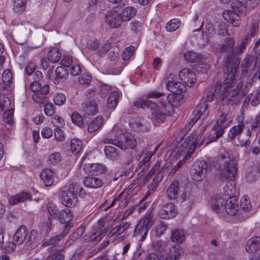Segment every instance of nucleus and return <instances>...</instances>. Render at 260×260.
<instances>
[{"mask_svg":"<svg viewBox=\"0 0 260 260\" xmlns=\"http://www.w3.org/2000/svg\"><path fill=\"white\" fill-rule=\"evenodd\" d=\"M174 95L169 94L166 98L163 93L156 91L149 92L146 98L138 99L134 103L137 108L149 109L151 111V120L154 124L157 125L163 122L166 118V112L168 102L171 104Z\"/></svg>","mask_w":260,"mask_h":260,"instance_id":"obj_1","label":"nucleus"},{"mask_svg":"<svg viewBox=\"0 0 260 260\" xmlns=\"http://www.w3.org/2000/svg\"><path fill=\"white\" fill-rule=\"evenodd\" d=\"M235 79V74L232 72L226 79L225 82L222 86L221 84H217L215 87L214 97H217L220 95L219 98L222 101V104L224 105H233L236 102V96L239 93V90L235 89L231 92L230 89L232 87Z\"/></svg>","mask_w":260,"mask_h":260,"instance_id":"obj_2","label":"nucleus"},{"mask_svg":"<svg viewBox=\"0 0 260 260\" xmlns=\"http://www.w3.org/2000/svg\"><path fill=\"white\" fill-rule=\"evenodd\" d=\"M77 195L84 197L85 191L76 182L71 183L68 186H64L59 191V196L62 204L68 207H73L78 203Z\"/></svg>","mask_w":260,"mask_h":260,"instance_id":"obj_3","label":"nucleus"},{"mask_svg":"<svg viewBox=\"0 0 260 260\" xmlns=\"http://www.w3.org/2000/svg\"><path fill=\"white\" fill-rule=\"evenodd\" d=\"M210 205L211 209L216 213L225 212L230 215H235L239 209L238 202L234 197H230L225 200L219 196H215L212 198Z\"/></svg>","mask_w":260,"mask_h":260,"instance_id":"obj_4","label":"nucleus"},{"mask_svg":"<svg viewBox=\"0 0 260 260\" xmlns=\"http://www.w3.org/2000/svg\"><path fill=\"white\" fill-rule=\"evenodd\" d=\"M220 167V178L222 181L227 179L232 180L235 178L237 173V168L235 166L234 160L228 154H221Z\"/></svg>","mask_w":260,"mask_h":260,"instance_id":"obj_5","label":"nucleus"},{"mask_svg":"<svg viewBox=\"0 0 260 260\" xmlns=\"http://www.w3.org/2000/svg\"><path fill=\"white\" fill-rule=\"evenodd\" d=\"M244 5L238 0L234 1L231 4V9L223 13L224 18L234 26H239L240 24V15L245 10Z\"/></svg>","mask_w":260,"mask_h":260,"instance_id":"obj_6","label":"nucleus"},{"mask_svg":"<svg viewBox=\"0 0 260 260\" xmlns=\"http://www.w3.org/2000/svg\"><path fill=\"white\" fill-rule=\"evenodd\" d=\"M28 232L27 229L24 226H21L16 231L14 235L13 240L18 244H21L25 242L27 246H30L33 243L37 234V232L36 230H32L27 236Z\"/></svg>","mask_w":260,"mask_h":260,"instance_id":"obj_7","label":"nucleus"},{"mask_svg":"<svg viewBox=\"0 0 260 260\" xmlns=\"http://www.w3.org/2000/svg\"><path fill=\"white\" fill-rule=\"evenodd\" d=\"M152 216L150 214L145 215L137 224L133 234L134 237L142 235L141 241H144L148 232L153 224Z\"/></svg>","mask_w":260,"mask_h":260,"instance_id":"obj_8","label":"nucleus"},{"mask_svg":"<svg viewBox=\"0 0 260 260\" xmlns=\"http://www.w3.org/2000/svg\"><path fill=\"white\" fill-rule=\"evenodd\" d=\"M164 82L166 84L167 89L172 93L178 94L186 91V88L184 84L176 81L174 75L169 71L166 72Z\"/></svg>","mask_w":260,"mask_h":260,"instance_id":"obj_9","label":"nucleus"},{"mask_svg":"<svg viewBox=\"0 0 260 260\" xmlns=\"http://www.w3.org/2000/svg\"><path fill=\"white\" fill-rule=\"evenodd\" d=\"M207 164L203 160L197 161L190 170L192 179L198 182L203 180L206 174Z\"/></svg>","mask_w":260,"mask_h":260,"instance_id":"obj_10","label":"nucleus"},{"mask_svg":"<svg viewBox=\"0 0 260 260\" xmlns=\"http://www.w3.org/2000/svg\"><path fill=\"white\" fill-rule=\"evenodd\" d=\"M122 134V131L119 130V126L115 125L109 133V138L104 139L103 142L104 144H112L117 146L122 150H124L126 149V146L120 142Z\"/></svg>","mask_w":260,"mask_h":260,"instance_id":"obj_11","label":"nucleus"},{"mask_svg":"<svg viewBox=\"0 0 260 260\" xmlns=\"http://www.w3.org/2000/svg\"><path fill=\"white\" fill-rule=\"evenodd\" d=\"M179 79L182 84L188 87L193 86L196 81V74L194 72L188 69L184 68L181 70L179 73Z\"/></svg>","mask_w":260,"mask_h":260,"instance_id":"obj_12","label":"nucleus"},{"mask_svg":"<svg viewBox=\"0 0 260 260\" xmlns=\"http://www.w3.org/2000/svg\"><path fill=\"white\" fill-rule=\"evenodd\" d=\"M197 143V138L193 140V137L189 136L185 139L181 140V142L174 148L173 152L177 154V157H179L184 152L185 153L187 151L190 145H193L194 147Z\"/></svg>","mask_w":260,"mask_h":260,"instance_id":"obj_13","label":"nucleus"},{"mask_svg":"<svg viewBox=\"0 0 260 260\" xmlns=\"http://www.w3.org/2000/svg\"><path fill=\"white\" fill-rule=\"evenodd\" d=\"M106 22L113 28H117L121 25L122 20L119 12L116 10L110 11L105 16Z\"/></svg>","mask_w":260,"mask_h":260,"instance_id":"obj_14","label":"nucleus"},{"mask_svg":"<svg viewBox=\"0 0 260 260\" xmlns=\"http://www.w3.org/2000/svg\"><path fill=\"white\" fill-rule=\"evenodd\" d=\"M83 170L89 175H99L106 171V167L102 164H86L83 167Z\"/></svg>","mask_w":260,"mask_h":260,"instance_id":"obj_15","label":"nucleus"},{"mask_svg":"<svg viewBox=\"0 0 260 260\" xmlns=\"http://www.w3.org/2000/svg\"><path fill=\"white\" fill-rule=\"evenodd\" d=\"M149 118L137 117L134 120L130 122L131 127L136 131L147 132L150 127V124L149 122Z\"/></svg>","mask_w":260,"mask_h":260,"instance_id":"obj_16","label":"nucleus"},{"mask_svg":"<svg viewBox=\"0 0 260 260\" xmlns=\"http://www.w3.org/2000/svg\"><path fill=\"white\" fill-rule=\"evenodd\" d=\"M208 105L205 102H202L198 105L196 109L193 111L194 118L192 119V122L194 124L199 119L204 120L208 114L207 110Z\"/></svg>","mask_w":260,"mask_h":260,"instance_id":"obj_17","label":"nucleus"},{"mask_svg":"<svg viewBox=\"0 0 260 260\" xmlns=\"http://www.w3.org/2000/svg\"><path fill=\"white\" fill-rule=\"evenodd\" d=\"M49 91V86L48 84H44L40 91L34 93L32 99L34 102L39 104H45L49 101L47 94Z\"/></svg>","mask_w":260,"mask_h":260,"instance_id":"obj_18","label":"nucleus"},{"mask_svg":"<svg viewBox=\"0 0 260 260\" xmlns=\"http://www.w3.org/2000/svg\"><path fill=\"white\" fill-rule=\"evenodd\" d=\"M245 124L242 119L239 120L238 124L232 127L228 132V140L229 142L233 141L236 137L239 139V136L243 132Z\"/></svg>","mask_w":260,"mask_h":260,"instance_id":"obj_19","label":"nucleus"},{"mask_svg":"<svg viewBox=\"0 0 260 260\" xmlns=\"http://www.w3.org/2000/svg\"><path fill=\"white\" fill-rule=\"evenodd\" d=\"M235 42L234 39L232 38H227L224 44H219L216 47V51L219 53H228L233 54L235 53L234 47Z\"/></svg>","mask_w":260,"mask_h":260,"instance_id":"obj_20","label":"nucleus"},{"mask_svg":"<svg viewBox=\"0 0 260 260\" xmlns=\"http://www.w3.org/2000/svg\"><path fill=\"white\" fill-rule=\"evenodd\" d=\"M177 211L173 203H169L163 206L160 210L159 215L161 218L169 219L175 216Z\"/></svg>","mask_w":260,"mask_h":260,"instance_id":"obj_21","label":"nucleus"},{"mask_svg":"<svg viewBox=\"0 0 260 260\" xmlns=\"http://www.w3.org/2000/svg\"><path fill=\"white\" fill-rule=\"evenodd\" d=\"M99 100L98 98L89 100L84 104L83 110L88 115H93L99 111L98 103Z\"/></svg>","mask_w":260,"mask_h":260,"instance_id":"obj_22","label":"nucleus"},{"mask_svg":"<svg viewBox=\"0 0 260 260\" xmlns=\"http://www.w3.org/2000/svg\"><path fill=\"white\" fill-rule=\"evenodd\" d=\"M31 198L32 197L29 193L23 191L11 197L9 199V202L11 205H15L19 203L30 201Z\"/></svg>","mask_w":260,"mask_h":260,"instance_id":"obj_23","label":"nucleus"},{"mask_svg":"<svg viewBox=\"0 0 260 260\" xmlns=\"http://www.w3.org/2000/svg\"><path fill=\"white\" fill-rule=\"evenodd\" d=\"M224 132V128L222 127L217 130L213 129L209 133L208 135L202 141V143L207 145L215 142L223 135Z\"/></svg>","mask_w":260,"mask_h":260,"instance_id":"obj_24","label":"nucleus"},{"mask_svg":"<svg viewBox=\"0 0 260 260\" xmlns=\"http://www.w3.org/2000/svg\"><path fill=\"white\" fill-rule=\"evenodd\" d=\"M84 186L87 188L96 189L102 186L103 180L95 177H86L83 181Z\"/></svg>","mask_w":260,"mask_h":260,"instance_id":"obj_25","label":"nucleus"},{"mask_svg":"<svg viewBox=\"0 0 260 260\" xmlns=\"http://www.w3.org/2000/svg\"><path fill=\"white\" fill-rule=\"evenodd\" d=\"M245 249L248 253H254L260 249V237H253L248 240Z\"/></svg>","mask_w":260,"mask_h":260,"instance_id":"obj_26","label":"nucleus"},{"mask_svg":"<svg viewBox=\"0 0 260 260\" xmlns=\"http://www.w3.org/2000/svg\"><path fill=\"white\" fill-rule=\"evenodd\" d=\"M55 172L51 169H46L43 170L40 174V177L44 182L46 186L51 185L54 182Z\"/></svg>","mask_w":260,"mask_h":260,"instance_id":"obj_27","label":"nucleus"},{"mask_svg":"<svg viewBox=\"0 0 260 260\" xmlns=\"http://www.w3.org/2000/svg\"><path fill=\"white\" fill-rule=\"evenodd\" d=\"M73 217L74 215L71 210L66 209L60 211L56 219H58L60 223L63 224L69 223L73 219Z\"/></svg>","mask_w":260,"mask_h":260,"instance_id":"obj_28","label":"nucleus"},{"mask_svg":"<svg viewBox=\"0 0 260 260\" xmlns=\"http://www.w3.org/2000/svg\"><path fill=\"white\" fill-rule=\"evenodd\" d=\"M105 234V232L102 231L100 228L94 226L88 236V240L93 242L100 241L104 237Z\"/></svg>","mask_w":260,"mask_h":260,"instance_id":"obj_29","label":"nucleus"},{"mask_svg":"<svg viewBox=\"0 0 260 260\" xmlns=\"http://www.w3.org/2000/svg\"><path fill=\"white\" fill-rule=\"evenodd\" d=\"M118 92L114 89H110V93L107 100V107L110 109H114L117 105Z\"/></svg>","mask_w":260,"mask_h":260,"instance_id":"obj_30","label":"nucleus"},{"mask_svg":"<svg viewBox=\"0 0 260 260\" xmlns=\"http://www.w3.org/2000/svg\"><path fill=\"white\" fill-rule=\"evenodd\" d=\"M69 229L68 225H64V230L61 235L56 236L55 237L51 238L49 240H47L42 244V246L45 247L47 246H54L58 243V242L65 236L68 233Z\"/></svg>","mask_w":260,"mask_h":260,"instance_id":"obj_31","label":"nucleus"},{"mask_svg":"<svg viewBox=\"0 0 260 260\" xmlns=\"http://www.w3.org/2000/svg\"><path fill=\"white\" fill-rule=\"evenodd\" d=\"M136 12L137 10L134 7H127L119 13L122 21H126L133 18L136 15Z\"/></svg>","mask_w":260,"mask_h":260,"instance_id":"obj_32","label":"nucleus"},{"mask_svg":"<svg viewBox=\"0 0 260 260\" xmlns=\"http://www.w3.org/2000/svg\"><path fill=\"white\" fill-rule=\"evenodd\" d=\"M47 58L52 63L58 62L61 58V52L56 48L50 47L49 48Z\"/></svg>","mask_w":260,"mask_h":260,"instance_id":"obj_33","label":"nucleus"},{"mask_svg":"<svg viewBox=\"0 0 260 260\" xmlns=\"http://www.w3.org/2000/svg\"><path fill=\"white\" fill-rule=\"evenodd\" d=\"M104 122V119L102 117L98 116L90 122L88 126V132L94 133L99 129Z\"/></svg>","mask_w":260,"mask_h":260,"instance_id":"obj_34","label":"nucleus"},{"mask_svg":"<svg viewBox=\"0 0 260 260\" xmlns=\"http://www.w3.org/2000/svg\"><path fill=\"white\" fill-rule=\"evenodd\" d=\"M104 150L106 156L110 160H116L120 158L119 151L113 147L107 146Z\"/></svg>","mask_w":260,"mask_h":260,"instance_id":"obj_35","label":"nucleus"},{"mask_svg":"<svg viewBox=\"0 0 260 260\" xmlns=\"http://www.w3.org/2000/svg\"><path fill=\"white\" fill-rule=\"evenodd\" d=\"M170 238L173 242L182 243L185 239L184 231L179 229L172 231Z\"/></svg>","mask_w":260,"mask_h":260,"instance_id":"obj_36","label":"nucleus"},{"mask_svg":"<svg viewBox=\"0 0 260 260\" xmlns=\"http://www.w3.org/2000/svg\"><path fill=\"white\" fill-rule=\"evenodd\" d=\"M68 70L62 67H58L55 70L56 77L53 80L55 84L59 83V79H66L68 77Z\"/></svg>","mask_w":260,"mask_h":260,"instance_id":"obj_37","label":"nucleus"},{"mask_svg":"<svg viewBox=\"0 0 260 260\" xmlns=\"http://www.w3.org/2000/svg\"><path fill=\"white\" fill-rule=\"evenodd\" d=\"M179 183L175 181L171 183L167 191L168 197L170 200L176 199L177 197L179 191Z\"/></svg>","mask_w":260,"mask_h":260,"instance_id":"obj_38","label":"nucleus"},{"mask_svg":"<svg viewBox=\"0 0 260 260\" xmlns=\"http://www.w3.org/2000/svg\"><path fill=\"white\" fill-rule=\"evenodd\" d=\"M181 249L178 246H173L167 254L166 260H177L181 255Z\"/></svg>","mask_w":260,"mask_h":260,"instance_id":"obj_39","label":"nucleus"},{"mask_svg":"<svg viewBox=\"0 0 260 260\" xmlns=\"http://www.w3.org/2000/svg\"><path fill=\"white\" fill-rule=\"evenodd\" d=\"M82 142L78 139H73L71 141L70 149L72 153L78 154L82 150Z\"/></svg>","mask_w":260,"mask_h":260,"instance_id":"obj_40","label":"nucleus"},{"mask_svg":"<svg viewBox=\"0 0 260 260\" xmlns=\"http://www.w3.org/2000/svg\"><path fill=\"white\" fill-rule=\"evenodd\" d=\"M250 41V38L249 36L244 37L241 40V42L239 45H238L235 50V54H242L246 49L247 44Z\"/></svg>","mask_w":260,"mask_h":260,"instance_id":"obj_41","label":"nucleus"},{"mask_svg":"<svg viewBox=\"0 0 260 260\" xmlns=\"http://www.w3.org/2000/svg\"><path fill=\"white\" fill-rule=\"evenodd\" d=\"M184 59L189 62H199L201 60L200 56L196 52L188 51L184 54Z\"/></svg>","mask_w":260,"mask_h":260,"instance_id":"obj_42","label":"nucleus"},{"mask_svg":"<svg viewBox=\"0 0 260 260\" xmlns=\"http://www.w3.org/2000/svg\"><path fill=\"white\" fill-rule=\"evenodd\" d=\"M181 22L179 19H172L167 23L166 29L168 31H173L179 28Z\"/></svg>","mask_w":260,"mask_h":260,"instance_id":"obj_43","label":"nucleus"},{"mask_svg":"<svg viewBox=\"0 0 260 260\" xmlns=\"http://www.w3.org/2000/svg\"><path fill=\"white\" fill-rule=\"evenodd\" d=\"M61 156L58 152H54L50 154L47 159V162L50 165H55L60 162Z\"/></svg>","mask_w":260,"mask_h":260,"instance_id":"obj_44","label":"nucleus"},{"mask_svg":"<svg viewBox=\"0 0 260 260\" xmlns=\"http://www.w3.org/2000/svg\"><path fill=\"white\" fill-rule=\"evenodd\" d=\"M47 210L52 218H57V215L60 212L56 206L52 203H49L47 204Z\"/></svg>","mask_w":260,"mask_h":260,"instance_id":"obj_45","label":"nucleus"},{"mask_svg":"<svg viewBox=\"0 0 260 260\" xmlns=\"http://www.w3.org/2000/svg\"><path fill=\"white\" fill-rule=\"evenodd\" d=\"M26 0H14L13 9L15 12L23 11L26 8Z\"/></svg>","mask_w":260,"mask_h":260,"instance_id":"obj_46","label":"nucleus"},{"mask_svg":"<svg viewBox=\"0 0 260 260\" xmlns=\"http://www.w3.org/2000/svg\"><path fill=\"white\" fill-rule=\"evenodd\" d=\"M40 228V231L42 234H48L52 229L51 219L49 218L46 222L42 223Z\"/></svg>","mask_w":260,"mask_h":260,"instance_id":"obj_47","label":"nucleus"},{"mask_svg":"<svg viewBox=\"0 0 260 260\" xmlns=\"http://www.w3.org/2000/svg\"><path fill=\"white\" fill-rule=\"evenodd\" d=\"M240 207L243 210L246 212L249 211L251 209V204L247 196H245L242 197L241 200Z\"/></svg>","mask_w":260,"mask_h":260,"instance_id":"obj_48","label":"nucleus"},{"mask_svg":"<svg viewBox=\"0 0 260 260\" xmlns=\"http://www.w3.org/2000/svg\"><path fill=\"white\" fill-rule=\"evenodd\" d=\"M66 100V95L61 92H57L53 96L54 104L57 106L62 105Z\"/></svg>","mask_w":260,"mask_h":260,"instance_id":"obj_49","label":"nucleus"},{"mask_svg":"<svg viewBox=\"0 0 260 260\" xmlns=\"http://www.w3.org/2000/svg\"><path fill=\"white\" fill-rule=\"evenodd\" d=\"M51 123L55 126L56 128H61L63 127L65 125L63 119L58 115H54L52 118Z\"/></svg>","mask_w":260,"mask_h":260,"instance_id":"obj_50","label":"nucleus"},{"mask_svg":"<svg viewBox=\"0 0 260 260\" xmlns=\"http://www.w3.org/2000/svg\"><path fill=\"white\" fill-rule=\"evenodd\" d=\"M125 144L130 148H134L137 144L135 138L131 134L126 135L125 136Z\"/></svg>","mask_w":260,"mask_h":260,"instance_id":"obj_51","label":"nucleus"},{"mask_svg":"<svg viewBox=\"0 0 260 260\" xmlns=\"http://www.w3.org/2000/svg\"><path fill=\"white\" fill-rule=\"evenodd\" d=\"M43 104L44 105V111L45 114L48 116H53L55 112L53 104L50 102H48V101Z\"/></svg>","mask_w":260,"mask_h":260,"instance_id":"obj_52","label":"nucleus"},{"mask_svg":"<svg viewBox=\"0 0 260 260\" xmlns=\"http://www.w3.org/2000/svg\"><path fill=\"white\" fill-rule=\"evenodd\" d=\"M224 189L226 194L230 196H234L236 193V188L233 182H228L226 186L224 187Z\"/></svg>","mask_w":260,"mask_h":260,"instance_id":"obj_53","label":"nucleus"},{"mask_svg":"<svg viewBox=\"0 0 260 260\" xmlns=\"http://www.w3.org/2000/svg\"><path fill=\"white\" fill-rule=\"evenodd\" d=\"M82 72L80 64L77 61H75L70 69V73L73 76H77Z\"/></svg>","mask_w":260,"mask_h":260,"instance_id":"obj_54","label":"nucleus"},{"mask_svg":"<svg viewBox=\"0 0 260 260\" xmlns=\"http://www.w3.org/2000/svg\"><path fill=\"white\" fill-rule=\"evenodd\" d=\"M135 51V47L133 46H129L126 47L123 51L122 54V59L124 60L129 59Z\"/></svg>","mask_w":260,"mask_h":260,"instance_id":"obj_55","label":"nucleus"},{"mask_svg":"<svg viewBox=\"0 0 260 260\" xmlns=\"http://www.w3.org/2000/svg\"><path fill=\"white\" fill-rule=\"evenodd\" d=\"M11 85L6 83H0V94L1 95H8L11 91Z\"/></svg>","mask_w":260,"mask_h":260,"instance_id":"obj_56","label":"nucleus"},{"mask_svg":"<svg viewBox=\"0 0 260 260\" xmlns=\"http://www.w3.org/2000/svg\"><path fill=\"white\" fill-rule=\"evenodd\" d=\"M72 122L76 125L81 126L83 124L82 116L78 113L74 112L71 116Z\"/></svg>","mask_w":260,"mask_h":260,"instance_id":"obj_57","label":"nucleus"},{"mask_svg":"<svg viewBox=\"0 0 260 260\" xmlns=\"http://www.w3.org/2000/svg\"><path fill=\"white\" fill-rule=\"evenodd\" d=\"M160 167V163L159 162H157L153 167L149 171L145 177V179L146 180H149L156 172L159 171Z\"/></svg>","mask_w":260,"mask_h":260,"instance_id":"obj_58","label":"nucleus"},{"mask_svg":"<svg viewBox=\"0 0 260 260\" xmlns=\"http://www.w3.org/2000/svg\"><path fill=\"white\" fill-rule=\"evenodd\" d=\"M85 229L84 227H80L77 229L71 236L70 238L73 241H76L81 237L84 233Z\"/></svg>","mask_w":260,"mask_h":260,"instance_id":"obj_59","label":"nucleus"},{"mask_svg":"<svg viewBox=\"0 0 260 260\" xmlns=\"http://www.w3.org/2000/svg\"><path fill=\"white\" fill-rule=\"evenodd\" d=\"M11 104L10 100L9 98L5 95L0 96V107L3 110L8 109Z\"/></svg>","mask_w":260,"mask_h":260,"instance_id":"obj_60","label":"nucleus"},{"mask_svg":"<svg viewBox=\"0 0 260 260\" xmlns=\"http://www.w3.org/2000/svg\"><path fill=\"white\" fill-rule=\"evenodd\" d=\"M54 138L56 141L62 142L65 139V135L60 128H55L54 130Z\"/></svg>","mask_w":260,"mask_h":260,"instance_id":"obj_61","label":"nucleus"},{"mask_svg":"<svg viewBox=\"0 0 260 260\" xmlns=\"http://www.w3.org/2000/svg\"><path fill=\"white\" fill-rule=\"evenodd\" d=\"M123 233V229H122L121 226L117 225L113 228L111 232L108 234L109 237H116Z\"/></svg>","mask_w":260,"mask_h":260,"instance_id":"obj_62","label":"nucleus"},{"mask_svg":"<svg viewBox=\"0 0 260 260\" xmlns=\"http://www.w3.org/2000/svg\"><path fill=\"white\" fill-rule=\"evenodd\" d=\"M3 82L11 84L12 82V74L9 70L5 71L2 74Z\"/></svg>","mask_w":260,"mask_h":260,"instance_id":"obj_63","label":"nucleus"},{"mask_svg":"<svg viewBox=\"0 0 260 260\" xmlns=\"http://www.w3.org/2000/svg\"><path fill=\"white\" fill-rule=\"evenodd\" d=\"M43 86L41 83L37 81H35L30 84V89L31 91L35 93L40 91L43 88Z\"/></svg>","mask_w":260,"mask_h":260,"instance_id":"obj_64","label":"nucleus"}]
</instances>
